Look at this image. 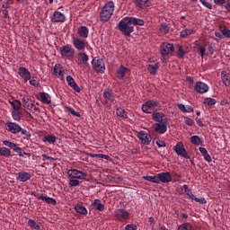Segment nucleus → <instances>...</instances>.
I'll use <instances>...</instances> for the list:
<instances>
[{
    "instance_id": "obj_16",
    "label": "nucleus",
    "mask_w": 230,
    "mask_h": 230,
    "mask_svg": "<svg viewBox=\"0 0 230 230\" xmlns=\"http://www.w3.org/2000/svg\"><path fill=\"white\" fill-rule=\"evenodd\" d=\"M103 98L107 100V102H111L113 104H116V97L114 96V92L111 89H106L102 93Z\"/></svg>"
},
{
    "instance_id": "obj_42",
    "label": "nucleus",
    "mask_w": 230,
    "mask_h": 230,
    "mask_svg": "<svg viewBox=\"0 0 230 230\" xmlns=\"http://www.w3.org/2000/svg\"><path fill=\"white\" fill-rule=\"evenodd\" d=\"M10 105L13 107V111H21L22 103L19 100H13L9 102Z\"/></svg>"
},
{
    "instance_id": "obj_57",
    "label": "nucleus",
    "mask_w": 230,
    "mask_h": 230,
    "mask_svg": "<svg viewBox=\"0 0 230 230\" xmlns=\"http://www.w3.org/2000/svg\"><path fill=\"white\" fill-rule=\"evenodd\" d=\"M124 230H137V226L134 224H128L125 226Z\"/></svg>"
},
{
    "instance_id": "obj_32",
    "label": "nucleus",
    "mask_w": 230,
    "mask_h": 230,
    "mask_svg": "<svg viewBox=\"0 0 230 230\" xmlns=\"http://www.w3.org/2000/svg\"><path fill=\"white\" fill-rule=\"evenodd\" d=\"M190 142L196 146H202V145H204V140H202V138L197 135L190 137Z\"/></svg>"
},
{
    "instance_id": "obj_44",
    "label": "nucleus",
    "mask_w": 230,
    "mask_h": 230,
    "mask_svg": "<svg viewBox=\"0 0 230 230\" xmlns=\"http://www.w3.org/2000/svg\"><path fill=\"white\" fill-rule=\"evenodd\" d=\"M142 179H144V181H148V182H154L155 184H159L158 174L155 176H143Z\"/></svg>"
},
{
    "instance_id": "obj_63",
    "label": "nucleus",
    "mask_w": 230,
    "mask_h": 230,
    "mask_svg": "<svg viewBox=\"0 0 230 230\" xmlns=\"http://www.w3.org/2000/svg\"><path fill=\"white\" fill-rule=\"evenodd\" d=\"M177 107H178V109H180L181 111V112H185V111H186V106L184 105V104H181V103H178L177 104Z\"/></svg>"
},
{
    "instance_id": "obj_38",
    "label": "nucleus",
    "mask_w": 230,
    "mask_h": 230,
    "mask_svg": "<svg viewBox=\"0 0 230 230\" xmlns=\"http://www.w3.org/2000/svg\"><path fill=\"white\" fill-rule=\"evenodd\" d=\"M147 71L148 73H150V75H157V71H159V63H156L155 65H147Z\"/></svg>"
},
{
    "instance_id": "obj_50",
    "label": "nucleus",
    "mask_w": 230,
    "mask_h": 230,
    "mask_svg": "<svg viewBox=\"0 0 230 230\" xmlns=\"http://www.w3.org/2000/svg\"><path fill=\"white\" fill-rule=\"evenodd\" d=\"M66 111L67 112H70V114H72V116H75L76 118H80V112L75 111V109L71 108V107H66Z\"/></svg>"
},
{
    "instance_id": "obj_8",
    "label": "nucleus",
    "mask_w": 230,
    "mask_h": 230,
    "mask_svg": "<svg viewBox=\"0 0 230 230\" xmlns=\"http://www.w3.org/2000/svg\"><path fill=\"white\" fill-rule=\"evenodd\" d=\"M114 215L119 222H123L130 218V214L127 209H117L114 211Z\"/></svg>"
},
{
    "instance_id": "obj_46",
    "label": "nucleus",
    "mask_w": 230,
    "mask_h": 230,
    "mask_svg": "<svg viewBox=\"0 0 230 230\" xmlns=\"http://www.w3.org/2000/svg\"><path fill=\"white\" fill-rule=\"evenodd\" d=\"M0 155L3 157H10L12 155V151L7 147H0Z\"/></svg>"
},
{
    "instance_id": "obj_14",
    "label": "nucleus",
    "mask_w": 230,
    "mask_h": 230,
    "mask_svg": "<svg viewBox=\"0 0 230 230\" xmlns=\"http://www.w3.org/2000/svg\"><path fill=\"white\" fill-rule=\"evenodd\" d=\"M22 102H23V107L30 111V112H39V107H37L35 103L28 102V99H26V97H23L22 99Z\"/></svg>"
},
{
    "instance_id": "obj_3",
    "label": "nucleus",
    "mask_w": 230,
    "mask_h": 230,
    "mask_svg": "<svg viewBox=\"0 0 230 230\" xmlns=\"http://www.w3.org/2000/svg\"><path fill=\"white\" fill-rule=\"evenodd\" d=\"M92 66L97 73L103 75L105 73V62L99 57L93 58L92 60Z\"/></svg>"
},
{
    "instance_id": "obj_5",
    "label": "nucleus",
    "mask_w": 230,
    "mask_h": 230,
    "mask_svg": "<svg viewBox=\"0 0 230 230\" xmlns=\"http://www.w3.org/2000/svg\"><path fill=\"white\" fill-rule=\"evenodd\" d=\"M157 107H159V102H157V101L150 100L142 105V111L146 114H152V111H155Z\"/></svg>"
},
{
    "instance_id": "obj_60",
    "label": "nucleus",
    "mask_w": 230,
    "mask_h": 230,
    "mask_svg": "<svg viewBox=\"0 0 230 230\" xmlns=\"http://www.w3.org/2000/svg\"><path fill=\"white\" fill-rule=\"evenodd\" d=\"M41 157H42V161H52V162L55 161V158L49 156L46 154L41 155Z\"/></svg>"
},
{
    "instance_id": "obj_12",
    "label": "nucleus",
    "mask_w": 230,
    "mask_h": 230,
    "mask_svg": "<svg viewBox=\"0 0 230 230\" xmlns=\"http://www.w3.org/2000/svg\"><path fill=\"white\" fill-rule=\"evenodd\" d=\"M19 76L26 83L31 80V73L28 71V68L24 66H20L18 68Z\"/></svg>"
},
{
    "instance_id": "obj_59",
    "label": "nucleus",
    "mask_w": 230,
    "mask_h": 230,
    "mask_svg": "<svg viewBox=\"0 0 230 230\" xmlns=\"http://www.w3.org/2000/svg\"><path fill=\"white\" fill-rule=\"evenodd\" d=\"M156 145L159 148H164L166 146V143L161 139L156 140Z\"/></svg>"
},
{
    "instance_id": "obj_4",
    "label": "nucleus",
    "mask_w": 230,
    "mask_h": 230,
    "mask_svg": "<svg viewBox=\"0 0 230 230\" xmlns=\"http://www.w3.org/2000/svg\"><path fill=\"white\" fill-rule=\"evenodd\" d=\"M59 54L63 58H73L75 57V49L72 45L66 44L59 48Z\"/></svg>"
},
{
    "instance_id": "obj_53",
    "label": "nucleus",
    "mask_w": 230,
    "mask_h": 230,
    "mask_svg": "<svg viewBox=\"0 0 230 230\" xmlns=\"http://www.w3.org/2000/svg\"><path fill=\"white\" fill-rule=\"evenodd\" d=\"M22 134V136H25V137H31V133L30 131L22 128V127L20 128L19 134Z\"/></svg>"
},
{
    "instance_id": "obj_10",
    "label": "nucleus",
    "mask_w": 230,
    "mask_h": 230,
    "mask_svg": "<svg viewBox=\"0 0 230 230\" xmlns=\"http://www.w3.org/2000/svg\"><path fill=\"white\" fill-rule=\"evenodd\" d=\"M137 137L142 145H150L152 142V136H150L146 131H139Z\"/></svg>"
},
{
    "instance_id": "obj_24",
    "label": "nucleus",
    "mask_w": 230,
    "mask_h": 230,
    "mask_svg": "<svg viewBox=\"0 0 230 230\" xmlns=\"http://www.w3.org/2000/svg\"><path fill=\"white\" fill-rule=\"evenodd\" d=\"M53 75L58 76L60 80H64V71H62V66L60 64L55 65Z\"/></svg>"
},
{
    "instance_id": "obj_37",
    "label": "nucleus",
    "mask_w": 230,
    "mask_h": 230,
    "mask_svg": "<svg viewBox=\"0 0 230 230\" xmlns=\"http://www.w3.org/2000/svg\"><path fill=\"white\" fill-rule=\"evenodd\" d=\"M164 118V114L161 112L154 111L152 114V119L156 121V123H163V119Z\"/></svg>"
},
{
    "instance_id": "obj_30",
    "label": "nucleus",
    "mask_w": 230,
    "mask_h": 230,
    "mask_svg": "<svg viewBox=\"0 0 230 230\" xmlns=\"http://www.w3.org/2000/svg\"><path fill=\"white\" fill-rule=\"evenodd\" d=\"M74 209L76 211V213H79V215H87V208L82 203L76 204Z\"/></svg>"
},
{
    "instance_id": "obj_15",
    "label": "nucleus",
    "mask_w": 230,
    "mask_h": 230,
    "mask_svg": "<svg viewBox=\"0 0 230 230\" xmlns=\"http://www.w3.org/2000/svg\"><path fill=\"white\" fill-rule=\"evenodd\" d=\"M173 53V44L172 43H163L161 46V55H172Z\"/></svg>"
},
{
    "instance_id": "obj_49",
    "label": "nucleus",
    "mask_w": 230,
    "mask_h": 230,
    "mask_svg": "<svg viewBox=\"0 0 230 230\" xmlns=\"http://www.w3.org/2000/svg\"><path fill=\"white\" fill-rule=\"evenodd\" d=\"M182 190H184L187 199H190L193 195V192L190 190L187 184L182 186Z\"/></svg>"
},
{
    "instance_id": "obj_47",
    "label": "nucleus",
    "mask_w": 230,
    "mask_h": 230,
    "mask_svg": "<svg viewBox=\"0 0 230 230\" xmlns=\"http://www.w3.org/2000/svg\"><path fill=\"white\" fill-rule=\"evenodd\" d=\"M28 226L31 228V229H35V230H40V225H39V223H37L35 220L33 219H29L28 220Z\"/></svg>"
},
{
    "instance_id": "obj_25",
    "label": "nucleus",
    "mask_w": 230,
    "mask_h": 230,
    "mask_svg": "<svg viewBox=\"0 0 230 230\" xmlns=\"http://www.w3.org/2000/svg\"><path fill=\"white\" fill-rule=\"evenodd\" d=\"M135 4L137 8H140V10H145V8L150 6L151 3L150 0H137Z\"/></svg>"
},
{
    "instance_id": "obj_21",
    "label": "nucleus",
    "mask_w": 230,
    "mask_h": 230,
    "mask_svg": "<svg viewBox=\"0 0 230 230\" xmlns=\"http://www.w3.org/2000/svg\"><path fill=\"white\" fill-rule=\"evenodd\" d=\"M3 145H4V146H8V148H11V150H13L16 154H19V155H22L21 153V147L17 146L15 143L11 142L10 140H4Z\"/></svg>"
},
{
    "instance_id": "obj_51",
    "label": "nucleus",
    "mask_w": 230,
    "mask_h": 230,
    "mask_svg": "<svg viewBox=\"0 0 230 230\" xmlns=\"http://www.w3.org/2000/svg\"><path fill=\"white\" fill-rule=\"evenodd\" d=\"M68 186L70 188H75L76 186H80V181L76 180V179H72L68 181Z\"/></svg>"
},
{
    "instance_id": "obj_7",
    "label": "nucleus",
    "mask_w": 230,
    "mask_h": 230,
    "mask_svg": "<svg viewBox=\"0 0 230 230\" xmlns=\"http://www.w3.org/2000/svg\"><path fill=\"white\" fill-rule=\"evenodd\" d=\"M66 174L68 177H71V179H80L84 180L87 177V174L78 169H69L66 172Z\"/></svg>"
},
{
    "instance_id": "obj_40",
    "label": "nucleus",
    "mask_w": 230,
    "mask_h": 230,
    "mask_svg": "<svg viewBox=\"0 0 230 230\" xmlns=\"http://www.w3.org/2000/svg\"><path fill=\"white\" fill-rule=\"evenodd\" d=\"M12 118L13 119H14V121H19L20 119H22V112H21V110H13Z\"/></svg>"
},
{
    "instance_id": "obj_56",
    "label": "nucleus",
    "mask_w": 230,
    "mask_h": 230,
    "mask_svg": "<svg viewBox=\"0 0 230 230\" xmlns=\"http://www.w3.org/2000/svg\"><path fill=\"white\" fill-rule=\"evenodd\" d=\"M200 3L201 4H203V6H205V8H208V10H213V5L209 4V2L203 0Z\"/></svg>"
},
{
    "instance_id": "obj_26",
    "label": "nucleus",
    "mask_w": 230,
    "mask_h": 230,
    "mask_svg": "<svg viewBox=\"0 0 230 230\" xmlns=\"http://www.w3.org/2000/svg\"><path fill=\"white\" fill-rule=\"evenodd\" d=\"M30 179H31L30 172H21L18 173L17 180L20 181V182H26V181H30Z\"/></svg>"
},
{
    "instance_id": "obj_35",
    "label": "nucleus",
    "mask_w": 230,
    "mask_h": 230,
    "mask_svg": "<svg viewBox=\"0 0 230 230\" xmlns=\"http://www.w3.org/2000/svg\"><path fill=\"white\" fill-rule=\"evenodd\" d=\"M159 33L160 35H168L170 33V26H168V23H162L159 27Z\"/></svg>"
},
{
    "instance_id": "obj_33",
    "label": "nucleus",
    "mask_w": 230,
    "mask_h": 230,
    "mask_svg": "<svg viewBox=\"0 0 230 230\" xmlns=\"http://www.w3.org/2000/svg\"><path fill=\"white\" fill-rule=\"evenodd\" d=\"M197 31L192 29H185L180 32V37L181 39H187V37H190V35H193V33H196Z\"/></svg>"
},
{
    "instance_id": "obj_58",
    "label": "nucleus",
    "mask_w": 230,
    "mask_h": 230,
    "mask_svg": "<svg viewBox=\"0 0 230 230\" xmlns=\"http://www.w3.org/2000/svg\"><path fill=\"white\" fill-rule=\"evenodd\" d=\"M184 123H185V125H188V127H193V123H195V122L193 121L192 119L186 117Z\"/></svg>"
},
{
    "instance_id": "obj_17",
    "label": "nucleus",
    "mask_w": 230,
    "mask_h": 230,
    "mask_svg": "<svg viewBox=\"0 0 230 230\" xmlns=\"http://www.w3.org/2000/svg\"><path fill=\"white\" fill-rule=\"evenodd\" d=\"M73 45L77 51H84L85 49V41L80 38H73Z\"/></svg>"
},
{
    "instance_id": "obj_54",
    "label": "nucleus",
    "mask_w": 230,
    "mask_h": 230,
    "mask_svg": "<svg viewBox=\"0 0 230 230\" xmlns=\"http://www.w3.org/2000/svg\"><path fill=\"white\" fill-rule=\"evenodd\" d=\"M221 33L222 35H224V37H226V39H230V30L227 28H225L223 30H221Z\"/></svg>"
},
{
    "instance_id": "obj_39",
    "label": "nucleus",
    "mask_w": 230,
    "mask_h": 230,
    "mask_svg": "<svg viewBox=\"0 0 230 230\" xmlns=\"http://www.w3.org/2000/svg\"><path fill=\"white\" fill-rule=\"evenodd\" d=\"M132 26H145V21L143 19L129 17Z\"/></svg>"
},
{
    "instance_id": "obj_19",
    "label": "nucleus",
    "mask_w": 230,
    "mask_h": 230,
    "mask_svg": "<svg viewBox=\"0 0 230 230\" xmlns=\"http://www.w3.org/2000/svg\"><path fill=\"white\" fill-rule=\"evenodd\" d=\"M128 73H130V69L123 65H121L117 69V78L119 80H123Z\"/></svg>"
},
{
    "instance_id": "obj_62",
    "label": "nucleus",
    "mask_w": 230,
    "mask_h": 230,
    "mask_svg": "<svg viewBox=\"0 0 230 230\" xmlns=\"http://www.w3.org/2000/svg\"><path fill=\"white\" fill-rule=\"evenodd\" d=\"M203 157L205 161H207V163H211V155H209V153H205V155H203Z\"/></svg>"
},
{
    "instance_id": "obj_20",
    "label": "nucleus",
    "mask_w": 230,
    "mask_h": 230,
    "mask_svg": "<svg viewBox=\"0 0 230 230\" xmlns=\"http://www.w3.org/2000/svg\"><path fill=\"white\" fill-rule=\"evenodd\" d=\"M52 22H66V15L58 11L53 13Z\"/></svg>"
},
{
    "instance_id": "obj_29",
    "label": "nucleus",
    "mask_w": 230,
    "mask_h": 230,
    "mask_svg": "<svg viewBox=\"0 0 230 230\" xmlns=\"http://www.w3.org/2000/svg\"><path fill=\"white\" fill-rule=\"evenodd\" d=\"M221 79L226 87H230V74L227 72H221Z\"/></svg>"
},
{
    "instance_id": "obj_22",
    "label": "nucleus",
    "mask_w": 230,
    "mask_h": 230,
    "mask_svg": "<svg viewBox=\"0 0 230 230\" xmlns=\"http://www.w3.org/2000/svg\"><path fill=\"white\" fill-rule=\"evenodd\" d=\"M153 128L158 134H164L166 132V130L168 129L166 124H164V122L154 124Z\"/></svg>"
},
{
    "instance_id": "obj_34",
    "label": "nucleus",
    "mask_w": 230,
    "mask_h": 230,
    "mask_svg": "<svg viewBox=\"0 0 230 230\" xmlns=\"http://www.w3.org/2000/svg\"><path fill=\"white\" fill-rule=\"evenodd\" d=\"M43 143H49V145H53L57 143V137L55 135H47L42 137Z\"/></svg>"
},
{
    "instance_id": "obj_1",
    "label": "nucleus",
    "mask_w": 230,
    "mask_h": 230,
    "mask_svg": "<svg viewBox=\"0 0 230 230\" xmlns=\"http://www.w3.org/2000/svg\"><path fill=\"white\" fill-rule=\"evenodd\" d=\"M113 13H114V2L112 1L107 2L103 5L102 9L101 10L100 16H99L100 21H102V22H109Z\"/></svg>"
},
{
    "instance_id": "obj_43",
    "label": "nucleus",
    "mask_w": 230,
    "mask_h": 230,
    "mask_svg": "<svg viewBox=\"0 0 230 230\" xmlns=\"http://www.w3.org/2000/svg\"><path fill=\"white\" fill-rule=\"evenodd\" d=\"M178 230H198L197 227L193 226L190 223H183L178 226Z\"/></svg>"
},
{
    "instance_id": "obj_9",
    "label": "nucleus",
    "mask_w": 230,
    "mask_h": 230,
    "mask_svg": "<svg viewBox=\"0 0 230 230\" xmlns=\"http://www.w3.org/2000/svg\"><path fill=\"white\" fill-rule=\"evenodd\" d=\"M194 91L198 93V94H206L208 91H209V86L204 82H196L194 85Z\"/></svg>"
},
{
    "instance_id": "obj_45",
    "label": "nucleus",
    "mask_w": 230,
    "mask_h": 230,
    "mask_svg": "<svg viewBox=\"0 0 230 230\" xmlns=\"http://www.w3.org/2000/svg\"><path fill=\"white\" fill-rule=\"evenodd\" d=\"M204 105H208V107H211V105H217V99L207 97L203 101Z\"/></svg>"
},
{
    "instance_id": "obj_52",
    "label": "nucleus",
    "mask_w": 230,
    "mask_h": 230,
    "mask_svg": "<svg viewBox=\"0 0 230 230\" xmlns=\"http://www.w3.org/2000/svg\"><path fill=\"white\" fill-rule=\"evenodd\" d=\"M179 58H182L184 55H186V51L184 50V48L182 46L178 45V53H177Z\"/></svg>"
},
{
    "instance_id": "obj_18",
    "label": "nucleus",
    "mask_w": 230,
    "mask_h": 230,
    "mask_svg": "<svg viewBox=\"0 0 230 230\" xmlns=\"http://www.w3.org/2000/svg\"><path fill=\"white\" fill-rule=\"evenodd\" d=\"M77 62L82 66H89V56L85 52L77 53Z\"/></svg>"
},
{
    "instance_id": "obj_31",
    "label": "nucleus",
    "mask_w": 230,
    "mask_h": 230,
    "mask_svg": "<svg viewBox=\"0 0 230 230\" xmlns=\"http://www.w3.org/2000/svg\"><path fill=\"white\" fill-rule=\"evenodd\" d=\"M40 100L43 103H46V105H49L51 103V95H49L48 93H40Z\"/></svg>"
},
{
    "instance_id": "obj_48",
    "label": "nucleus",
    "mask_w": 230,
    "mask_h": 230,
    "mask_svg": "<svg viewBox=\"0 0 230 230\" xmlns=\"http://www.w3.org/2000/svg\"><path fill=\"white\" fill-rule=\"evenodd\" d=\"M189 199L190 200H195V202H199V204H207L208 202V200H206L204 198H197L193 194Z\"/></svg>"
},
{
    "instance_id": "obj_11",
    "label": "nucleus",
    "mask_w": 230,
    "mask_h": 230,
    "mask_svg": "<svg viewBox=\"0 0 230 230\" xmlns=\"http://www.w3.org/2000/svg\"><path fill=\"white\" fill-rule=\"evenodd\" d=\"M5 129L11 134H19V131L21 130V125L15 122L7 121L5 123Z\"/></svg>"
},
{
    "instance_id": "obj_13",
    "label": "nucleus",
    "mask_w": 230,
    "mask_h": 230,
    "mask_svg": "<svg viewBox=\"0 0 230 230\" xmlns=\"http://www.w3.org/2000/svg\"><path fill=\"white\" fill-rule=\"evenodd\" d=\"M158 175V184H161L163 182L164 184H166L168 182H172V173L166 172H160Z\"/></svg>"
},
{
    "instance_id": "obj_61",
    "label": "nucleus",
    "mask_w": 230,
    "mask_h": 230,
    "mask_svg": "<svg viewBox=\"0 0 230 230\" xmlns=\"http://www.w3.org/2000/svg\"><path fill=\"white\" fill-rule=\"evenodd\" d=\"M89 157H97L99 159H102V157H103V154H93V153H90L88 154Z\"/></svg>"
},
{
    "instance_id": "obj_64",
    "label": "nucleus",
    "mask_w": 230,
    "mask_h": 230,
    "mask_svg": "<svg viewBox=\"0 0 230 230\" xmlns=\"http://www.w3.org/2000/svg\"><path fill=\"white\" fill-rule=\"evenodd\" d=\"M190 112H193V107H191V106H185L184 113H190Z\"/></svg>"
},
{
    "instance_id": "obj_27",
    "label": "nucleus",
    "mask_w": 230,
    "mask_h": 230,
    "mask_svg": "<svg viewBox=\"0 0 230 230\" xmlns=\"http://www.w3.org/2000/svg\"><path fill=\"white\" fill-rule=\"evenodd\" d=\"M77 33L82 39H87L89 37V29L86 26L79 27Z\"/></svg>"
},
{
    "instance_id": "obj_6",
    "label": "nucleus",
    "mask_w": 230,
    "mask_h": 230,
    "mask_svg": "<svg viewBox=\"0 0 230 230\" xmlns=\"http://www.w3.org/2000/svg\"><path fill=\"white\" fill-rule=\"evenodd\" d=\"M172 150H174L175 154L180 155V157H184V159H190V155H188V152L186 151V148H184V144H182V142H178L172 147Z\"/></svg>"
},
{
    "instance_id": "obj_41",
    "label": "nucleus",
    "mask_w": 230,
    "mask_h": 230,
    "mask_svg": "<svg viewBox=\"0 0 230 230\" xmlns=\"http://www.w3.org/2000/svg\"><path fill=\"white\" fill-rule=\"evenodd\" d=\"M116 114L119 118H123V119L128 118V113L123 108H117Z\"/></svg>"
},
{
    "instance_id": "obj_55",
    "label": "nucleus",
    "mask_w": 230,
    "mask_h": 230,
    "mask_svg": "<svg viewBox=\"0 0 230 230\" xmlns=\"http://www.w3.org/2000/svg\"><path fill=\"white\" fill-rule=\"evenodd\" d=\"M199 55L201 56V58H204V55H206V49L202 46L198 47Z\"/></svg>"
},
{
    "instance_id": "obj_2",
    "label": "nucleus",
    "mask_w": 230,
    "mask_h": 230,
    "mask_svg": "<svg viewBox=\"0 0 230 230\" xmlns=\"http://www.w3.org/2000/svg\"><path fill=\"white\" fill-rule=\"evenodd\" d=\"M119 30L125 35L126 37H130V35L134 31V25H132V22L130 17L126 16L119 22Z\"/></svg>"
},
{
    "instance_id": "obj_23",
    "label": "nucleus",
    "mask_w": 230,
    "mask_h": 230,
    "mask_svg": "<svg viewBox=\"0 0 230 230\" xmlns=\"http://www.w3.org/2000/svg\"><path fill=\"white\" fill-rule=\"evenodd\" d=\"M66 83L69 87H71L75 93H80V86L76 84V82H75V79L71 75L66 76Z\"/></svg>"
},
{
    "instance_id": "obj_36",
    "label": "nucleus",
    "mask_w": 230,
    "mask_h": 230,
    "mask_svg": "<svg viewBox=\"0 0 230 230\" xmlns=\"http://www.w3.org/2000/svg\"><path fill=\"white\" fill-rule=\"evenodd\" d=\"M39 200H44L45 202H47V204H52V206H55L57 204V199H53V198H49L48 196H39L37 198Z\"/></svg>"
},
{
    "instance_id": "obj_28",
    "label": "nucleus",
    "mask_w": 230,
    "mask_h": 230,
    "mask_svg": "<svg viewBox=\"0 0 230 230\" xmlns=\"http://www.w3.org/2000/svg\"><path fill=\"white\" fill-rule=\"evenodd\" d=\"M92 207L97 209V211H104L105 209V205H103L100 199H94L92 203Z\"/></svg>"
}]
</instances>
